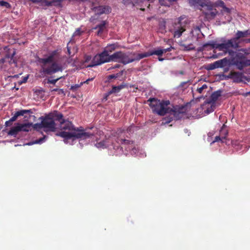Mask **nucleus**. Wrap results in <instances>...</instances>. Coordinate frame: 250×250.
Returning <instances> with one entry per match:
<instances>
[{
    "label": "nucleus",
    "instance_id": "f257e3e1",
    "mask_svg": "<svg viewBox=\"0 0 250 250\" xmlns=\"http://www.w3.org/2000/svg\"><path fill=\"white\" fill-rule=\"evenodd\" d=\"M150 102L149 106L153 111L160 116H164L167 113L168 116L165 117L164 123L168 124L173 120H179L184 118L187 112V107L184 105H172V107L168 106L170 102L168 100L160 101L155 98H150L148 100Z\"/></svg>",
    "mask_w": 250,
    "mask_h": 250
},
{
    "label": "nucleus",
    "instance_id": "f03ea898",
    "mask_svg": "<svg viewBox=\"0 0 250 250\" xmlns=\"http://www.w3.org/2000/svg\"><path fill=\"white\" fill-rule=\"evenodd\" d=\"M250 35V31L248 30L244 31L238 30L236 33L235 37L231 39L220 44L215 43L213 41L205 43L198 51H202L208 46H210V50L211 49H218L220 51L224 50L225 52H227V50L230 48L237 49L239 47V44L243 41L242 38L247 37Z\"/></svg>",
    "mask_w": 250,
    "mask_h": 250
},
{
    "label": "nucleus",
    "instance_id": "7ed1b4c3",
    "mask_svg": "<svg viewBox=\"0 0 250 250\" xmlns=\"http://www.w3.org/2000/svg\"><path fill=\"white\" fill-rule=\"evenodd\" d=\"M62 131L56 134V135L64 138V141L70 139L73 140L76 139H86L91 137L92 133L85 132L83 127H75L72 123L69 121L64 120L62 124H60Z\"/></svg>",
    "mask_w": 250,
    "mask_h": 250
},
{
    "label": "nucleus",
    "instance_id": "20e7f679",
    "mask_svg": "<svg viewBox=\"0 0 250 250\" xmlns=\"http://www.w3.org/2000/svg\"><path fill=\"white\" fill-rule=\"evenodd\" d=\"M58 56V50H55L51 52L46 58H39L38 62L41 65L40 73L42 75H50L62 70V65L56 62Z\"/></svg>",
    "mask_w": 250,
    "mask_h": 250
},
{
    "label": "nucleus",
    "instance_id": "39448f33",
    "mask_svg": "<svg viewBox=\"0 0 250 250\" xmlns=\"http://www.w3.org/2000/svg\"><path fill=\"white\" fill-rule=\"evenodd\" d=\"M111 57L114 59V62H118L124 64H127L136 61L146 58V53L136 54L135 52H124L117 51L112 54Z\"/></svg>",
    "mask_w": 250,
    "mask_h": 250
},
{
    "label": "nucleus",
    "instance_id": "423d86ee",
    "mask_svg": "<svg viewBox=\"0 0 250 250\" xmlns=\"http://www.w3.org/2000/svg\"><path fill=\"white\" fill-rule=\"evenodd\" d=\"M111 55H109L104 50L100 54L96 55L92 59L91 63L87 66V67H92L102 63L114 61Z\"/></svg>",
    "mask_w": 250,
    "mask_h": 250
},
{
    "label": "nucleus",
    "instance_id": "0eeeda50",
    "mask_svg": "<svg viewBox=\"0 0 250 250\" xmlns=\"http://www.w3.org/2000/svg\"><path fill=\"white\" fill-rule=\"evenodd\" d=\"M117 137L115 138L113 135H105L104 139L95 144V146L98 148H113L118 149L120 146L116 145Z\"/></svg>",
    "mask_w": 250,
    "mask_h": 250
},
{
    "label": "nucleus",
    "instance_id": "6e6552de",
    "mask_svg": "<svg viewBox=\"0 0 250 250\" xmlns=\"http://www.w3.org/2000/svg\"><path fill=\"white\" fill-rule=\"evenodd\" d=\"M51 115L48 114L44 116H41L40 119L42 122L43 130L46 132H54L56 129V124L53 119L51 117Z\"/></svg>",
    "mask_w": 250,
    "mask_h": 250
},
{
    "label": "nucleus",
    "instance_id": "1a4fd4ad",
    "mask_svg": "<svg viewBox=\"0 0 250 250\" xmlns=\"http://www.w3.org/2000/svg\"><path fill=\"white\" fill-rule=\"evenodd\" d=\"M32 123H18L16 126L11 128L7 134L8 135L16 137L17 135L21 131L28 132L31 130Z\"/></svg>",
    "mask_w": 250,
    "mask_h": 250
},
{
    "label": "nucleus",
    "instance_id": "9d476101",
    "mask_svg": "<svg viewBox=\"0 0 250 250\" xmlns=\"http://www.w3.org/2000/svg\"><path fill=\"white\" fill-rule=\"evenodd\" d=\"M232 63L239 70L243 69L244 67L250 65V60L247 59L245 55L238 53L232 60Z\"/></svg>",
    "mask_w": 250,
    "mask_h": 250
},
{
    "label": "nucleus",
    "instance_id": "9b49d317",
    "mask_svg": "<svg viewBox=\"0 0 250 250\" xmlns=\"http://www.w3.org/2000/svg\"><path fill=\"white\" fill-rule=\"evenodd\" d=\"M4 50L6 52L4 58L0 60V64L8 62L10 65H13L14 66H17V61L14 58L16 54V51L14 49L8 48L7 46L4 47Z\"/></svg>",
    "mask_w": 250,
    "mask_h": 250
},
{
    "label": "nucleus",
    "instance_id": "f8f14e48",
    "mask_svg": "<svg viewBox=\"0 0 250 250\" xmlns=\"http://www.w3.org/2000/svg\"><path fill=\"white\" fill-rule=\"evenodd\" d=\"M33 113V112L32 111V109H21L19 110L16 112L14 115L8 121L5 122V125L6 126H11L12 125L13 122L16 121L18 117L20 116H24V118L28 119L29 118L30 116L28 117L26 115H25V114H27L30 115Z\"/></svg>",
    "mask_w": 250,
    "mask_h": 250
},
{
    "label": "nucleus",
    "instance_id": "ddd939ff",
    "mask_svg": "<svg viewBox=\"0 0 250 250\" xmlns=\"http://www.w3.org/2000/svg\"><path fill=\"white\" fill-rule=\"evenodd\" d=\"M116 143L117 144V146H119L120 147V145L124 146L127 151H133L135 153L136 151L134 142L132 141L120 138L118 136L117 137Z\"/></svg>",
    "mask_w": 250,
    "mask_h": 250
},
{
    "label": "nucleus",
    "instance_id": "4468645a",
    "mask_svg": "<svg viewBox=\"0 0 250 250\" xmlns=\"http://www.w3.org/2000/svg\"><path fill=\"white\" fill-rule=\"evenodd\" d=\"M228 77L233 80L235 83H240L243 81V79H245L248 82L250 81V78H248L246 76H243V74L239 72H232L231 71Z\"/></svg>",
    "mask_w": 250,
    "mask_h": 250
},
{
    "label": "nucleus",
    "instance_id": "2eb2a0df",
    "mask_svg": "<svg viewBox=\"0 0 250 250\" xmlns=\"http://www.w3.org/2000/svg\"><path fill=\"white\" fill-rule=\"evenodd\" d=\"M222 91L220 90H217L216 91L212 93L210 97V103H213L211 105L210 108H208L206 110V112L207 113H209L211 112H212L215 108V105H213L214 103L217 100L218 98L221 96Z\"/></svg>",
    "mask_w": 250,
    "mask_h": 250
},
{
    "label": "nucleus",
    "instance_id": "dca6fc26",
    "mask_svg": "<svg viewBox=\"0 0 250 250\" xmlns=\"http://www.w3.org/2000/svg\"><path fill=\"white\" fill-rule=\"evenodd\" d=\"M185 28L180 21L175 23L174 25V37L179 38L182 33L185 31Z\"/></svg>",
    "mask_w": 250,
    "mask_h": 250
},
{
    "label": "nucleus",
    "instance_id": "f3484780",
    "mask_svg": "<svg viewBox=\"0 0 250 250\" xmlns=\"http://www.w3.org/2000/svg\"><path fill=\"white\" fill-rule=\"evenodd\" d=\"M173 48L171 46H170L169 47L166 48V49L158 48L157 49L153 50V51L145 52L146 57L152 56L153 55H158V56H161L163 55V54L167 52L170 51L172 50V49H173Z\"/></svg>",
    "mask_w": 250,
    "mask_h": 250
},
{
    "label": "nucleus",
    "instance_id": "a211bd4d",
    "mask_svg": "<svg viewBox=\"0 0 250 250\" xmlns=\"http://www.w3.org/2000/svg\"><path fill=\"white\" fill-rule=\"evenodd\" d=\"M202 10L203 13L205 16V18L208 21L214 19L218 13L216 9H212L208 11H205L204 10Z\"/></svg>",
    "mask_w": 250,
    "mask_h": 250
},
{
    "label": "nucleus",
    "instance_id": "6ab92c4d",
    "mask_svg": "<svg viewBox=\"0 0 250 250\" xmlns=\"http://www.w3.org/2000/svg\"><path fill=\"white\" fill-rule=\"evenodd\" d=\"M49 115H51V118L53 119L54 122L55 121H58L60 124H62L63 122V121L65 120L63 118V116L62 113L57 111H54L53 112L50 113L48 114Z\"/></svg>",
    "mask_w": 250,
    "mask_h": 250
},
{
    "label": "nucleus",
    "instance_id": "aec40b11",
    "mask_svg": "<svg viewBox=\"0 0 250 250\" xmlns=\"http://www.w3.org/2000/svg\"><path fill=\"white\" fill-rule=\"evenodd\" d=\"M42 4L47 6H50L52 5L59 6L60 5L62 0H52L49 1L47 0H41V1Z\"/></svg>",
    "mask_w": 250,
    "mask_h": 250
},
{
    "label": "nucleus",
    "instance_id": "412c9836",
    "mask_svg": "<svg viewBox=\"0 0 250 250\" xmlns=\"http://www.w3.org/2000/svg\"><path fill=\"white\" fill-rule=\"evenodd\" d=\"M110 8L108 6H100L94 8V11L98 15L108 13L110 12Z\"/></svg>",
    "mask_w": 250,
    "mask_h": 250
},
{
    "label": "nucleus",
    "instance_id": "4be33fe9",
    "mask_svg": "<svg viewBox=\"0 0 250 250\" xmlns=\"http://www.w3.org/2000/svg\"><path fill=\"white\" fill-rule=\"evenodd\" d=\"M126 86V84L125 83H122L118 86L113 85L112 87V89L108 91V94H112L118 93L120 92V91L125 88Z\"/></svg>",
    "mask_w": 250,
    "mask_h": 250
},
{
    "label": "nucleus",
    "instance_id": "5701e85b",
    "mask_svg": "<svg viewBox=\"0 0 250 250\" xmlns=\"http://www.w3.org/2000/svg\"><path fill=\"white\" fill-rule=\"evenodd\" d=\"M106 21H103L100 24H98L95 28V29H98L97 34L101 35L105 28Z\"/></svg>",
    "mask_w": 250,
    "mask_h": 250
},
{
    "label": "nucleus",
    "instance_id": "b1692460",
    "mask_svg": "<svg viewBox=\"0 0 250 250\" xmlns=\"http://www.w3.org/2000/svg\"><path fill=\"white\" fill-rule=\"evenodd\" d=\"M228 63V60L227 58L217 61L215 62V64L217 68H222L225 67Z\"/></svg>",
    "mask_w": 250,
    "mask_h": 250
},
{
    "label": "nucleus",
    "instance_id": "393cba45",
    "mask_svg": "<svg viewBox=\"0 0 250 250\" xmlns=\"http://www.w3.org/2000/svg\"><path fill=\"white\" fill-rule=\"evenodd\" d=\"M118 47V45L117 44L113 43L107 45L104 50L108 53V52H112Z\"/></svg>",
    "mask_w": 250,
    "mask_h": 250
},
{
    "label": "nucleus",
    "instance_id": "a878e982",
    "mask_svg": "<svg viewBox=\"0 0 250 250\" xmlns=\"http://www.w3.org/2000/svg\"><path fill=\"white\" fill-rule=\"evenodd\" d=\"M177 0H159V3L161 5L169 7L173 2Z\"/></svg>",
    "mask_w": 250,
    "mask_h": 250
},
{
    "label": "nucleus",
    "instance_id": "bb28decb",
    "mask_svg": "<svg viewBox=\"0 0 250 250\" xmlns=\"http://www.w3.org/2000/svg\"><path fill=\"white\" fill-rule=\"evenodd\" d=\"M190 83H191L190 80L186 82H183L180 84L178 88L181 89L182 90H184L185 89H187L189 86Z\"/></svg>",
    "mask_w": 250,
    "mask_h": 250
},
{
    "label": "nucleus",
    "instance_id": "cd10ccee",
    "mask_svg": "<svg viewBox=\"0 0 250 250\" xmlns=\"http://www.w3.org/2000/svg\"><path fill=\"white\" fill-rule=\"evenodd\" d=\"M203 10L205 11H210V10L214 9L213 5L210 2H207L205 5H202Z\"/></svg>",
    "mask_w": 250,
    "mask_h": 250
},
{
    "label": "nucleus",
    "instance_id": "c85d7f7f",
    "mask_svg": "<svg viewBox=\"0 0 250 250\" xmlns=\"http://www.w3.org/2000/svg\"><path fill=\"white\" fill-rule=\"evenodd\" d=\"M181 46L184 47V50L185 51H190L195 49V47L192 43L188 44H183Z\"/></svg>",
    "mask_w": 250,
    "mask_h": 250
},
{
    "label": "nucleus",
    "instance_id": "c756f323",
    "mask_svg": "<svg viewBox=\"0 0 250 250\" xmlns=\"http://www.w3.org/2000/svg\"><path fill=\"white\" fill-rule=\"evenodd\" d=\"M216 5L218 6L222 7L227 12H229V9L227 8L224 1L222 0H219L216 2Z\"/></svg>",
    "mask_w": 250,
    "mask_h": 250
},
{
    "label": "nucleus",
    "instance_id": "7c9ffc66",
    "mask_svg": "<svg viewBox=\"0 0 250 250\" xmlns=\"http://www.w3.org/2000/svg\"><path fill=\"white\" fill-rule=\"evenodd\" d=\"M31 127H32L34 129L37 131H39L40 129L43 128L42 121L41 123H36L35 124L32 123Z\"/></svg>",
    "mask_w": 250,
    "mask_h": 250
},
{
    "label": "nucleus",
    "instance_id": "2f4dec72",
    "mask_svg": "<svg viewBox=\"0 0 250 250\" xmlns=\"http://www.w3.org/2000/svg\"><path fill=\"white\" fill-rule=\"evenodd\" d=\"M124 4L126 5L131 4L133 6H135L137 3L136 2H134L133 0H123Z\"/></svg>",
    "mask_w": 250,
    "mask_h": 250
},
{
    "label": "nucleus",
    "instance_id": "473e14b6",
    "mask_svg": "<svg viewBox=\"0 0 250 250\" xmlns=\"http://www.w3.org/2000/svg\"><path fill=\"white\" fill-rule=\"evenodd\" d=\"M208 86L206 84H204L201 87L197 88V91L199 93H202L204 89H207Z\"/></svg>",
    "mask_w": 250,
    "mask_h": 250
},
{
    "label": "nucleus",
    "instance_id": "72a5a7b5",
    "mask_svg": "<svg viewBox=\"0 0 250 250\" xmlns=\"http://www.w3.org/2000/svg\"><path fill=\"white\" fill-rule=\"evenodd\" d=\"M0 5L5 6L8 8H10L11 7L10 4L8 2L3 0L0 1Z\"/></svg>",
    "mask_w": 250,
    "mask_h": 250
},
{
    "label": "nucleus",
    "instance_id": "f704fd0d",
    "mask_svg": "<svg viewBox=\"0 0 250 250\" xmlns=\"http://www.w3.org/2000/svg\"><path fill=\"white\" fill-rule=\"evenodd\" d=\"M62 77H60V78H58L56 79H53V80H50V79H48L47 80V83H51V84H55L56 82L59 80Z\"/></svg>",
    "mask_w": 250,
    "mask_h": 250
},
{
    "label": "nucleus",
    "instance_id": "c9c22d12",
    "mask_svg": "<svg viewBox=\"0 0 250 250\" xmlns=\"http://www.w3.org/2000/svg\"><path fill=\"white\" fill-rule=\"evenodd\" d=\"M226 136L221 137L220 136H217L215 137V139L213 142H218L220 140L222 142H223V140L226 139Z\"/></svg>",
    "mask_w": 250,
    "mask_h": 250
},
{
    "label": "nucleus",
    "instance_id": "e433bc0d",
    "mask_svg": "<svg viewBox=\"0 0 250 250\" xmlns=\"http://www.w3.org/2000/svg\"><path fill=\"white\" fill-rule=\"evenodd\" d=\"M215 68H217V67L216 64H215V62L213 63H211L209 65L208 69V70H213Z\"/></svg>",
    "mask_w": 250,
    "mask_h": 250
},
{
    "label": "nucleus",
    "instance_id": "4c0bfd02",
    "mask_svg": "<svg viewBox=\"0 0 250 250\" xmlns=\"http://www.w3.org/2000/svg\"><path fill=\"white\" fill-rule=\"evenodd\" d=\"M118 76V74H112L107 76V79L108 81L111 80L112 79H115Z\"/></svg>",
    "mask_w": 250,
    "mask_h": 250
},
{
    "label": "nucleus",
    "instance_id": "58836bf2",
    "mask_svg": "<svg viewBox=\"0 0 250 250\" xmlns=\"http://www.w3.org/2000/svg\"><path fill=\"white\" fill-rule=\"evenodd\" d=\"M82 85L81 84L80 85L79 84H75L74 85H72L71 86L70 89L75 91L79 87H80Z\"/></svg>",
    "mask_w": 250,
    "mask_h": 250
},
{
    "label": "nucleus",
    "instance_id": "ea45409f",
    "mask_svg": "<svg viewBox=\"0 0 250 250\" xmlns=\"http://www.w3.org/2000/svg\"><path fill=\"white\" fill-rule=\"evenodd\" d=\"M94 78L88 79L86 80V81H84L83 82L81 83V85H83V83L88 84L89 83V82L93 81L94 80Z\"/></svg>",
    "mask_w": 250,
    "mask_h": 250
},
{
    "label": "nucleus",
    "instance_id": "a19ab883",
    "mask_svg": "<svg viewBox=\"0 0 250 250\" xmlns=\"http://www.w3.org/2000/svg\"><path fill=\"white\" fill-rule=\"evenodd\" d=\"M91 59V57L90 55H85V62H88Z\"/></svg>",
    "mask_w": 250,
    "mask_h": 250
},
{
    "label": "nucleus",
    "instance_id": "79ce46f5",
    "mask_svg": "<svg viewBox=\"0 0 250 250\" xmlns=\"http://www.w3.org/2000/svg\"><path fill=\"white\" fill-rule=\"evenodd\" d=\"M198 0H189V2L192 5H194L198 3Z\"/></svg>",
    "mask_w": 250,
    "mask_h": 250
},
{
    "label": "nucleus",
    "instance_id": "37998d69",
    "mask_svg": "<svg viewBox=\"0 0 250 250\" xmlns=\"http://www.w3.org/2000/svg\"><path fill=\"white\" fill-rule=\"evenodd\" d=\"M111 94H108V92H107L104 94V100L106 101L108 99V97Z\"/></svg>",
    "mask_w": 250,
    "mask_h": 250
},
{
    "label": "nucleus",
    "instance_id": "c03bdc74",
    "mask_svg": "<svg viewBox=\"0 0 250 250\" xmlns=\"http://www.w3.org/2000/svg\"><path fill=\"white\" fill-rule=\"evenodd\" d=\"M59 91V94L63 93V91L62 89H59L58 88H55L52 90V91Z\"/></svg>",
    "mask_w": 250,
    "mask_h": 250
},
{
    "label": "nucleus",
    "instance_id": "a18cd8bd",
    "mask_svg": "<svg viewBox=\"0 0 250 250\" xmlns=\"http://www.w3.org/2000/svg\"><path fill=\"white\" fill-rule=\"evenodd\" d=\"M74 34L75 35L77 36V35H80L81 34V31L80 30V29H77L75 32L74 33Z\"/></svg>",
    "mask_w": 250,
    "mask_h": 250
},
{
    "label": "nucleus",
    "instance_id": "49530a36",
    "mask_svg": "<svg viewBox=\"0 0 250 250\" xmlns=\"http://www.w3.org/2000/svg\"><path fill=\"white\" fill-rule=\"evenodd\" d=\"M43 140V138H41L39 140H37L35 143H40V142H42Z\"/></svg>",
    "mask_w": 250,
    "mask_h": 250
},
{
    "label": "nucleus",
    "instance_id": "de8ad7c7",
    "mask_svg": "<svg viewBox=\"0 0 250 250\" xmlns=\"http://www.w3.org/2000/svg\"><path fill=\"white\" fill-rule=\"evenodd\" d=\"M67 52H68V54L69 55H70V54H71L70 49L69 47H67Z\"/></svg>",
    "mask_w": 250,
    "mask_h": 250
},
{
    "label": "nucleus",
    "instance_id": "09e8293b",
    "mask_svg": "<svg viewBox=\"0 0 250 250\" xmlns=\"http://www.w3.org/2000/svg\"><path fill=\"white\" fill-rule=\"evenodd\" d=\"M158 60L159 61H163L164 60V59L162 58L159 57Z\"/></svg>",
    "mask_w": 250,
    "mask_h": 250
},
{
    "label": "nucleus",
    "instance_id": "8fccbe9b",
    "mask_svg": "<svg viewBox=\"0 0 250 250\" xmlns=\"http://www.w3.org/2000/svg\"><path fill=\"white\" fill-rule=\"evenodd\" d=\"M27 77L24 78L23 80V82H24V83L26 82V81H27Z\"/></svg>",
    "mask_w": 250,
    "mask_h": 250
},
{
    "label": "nucleus",
    "instance_id": "3c124183",
    "mask_svg": "<svg viewBox=\"0 0 250 250\" xmlns=\"http://www.w3.org/2000/svg\"><path fill=\"white\" fill-rule=\"evenodd\" d=\"M246 96H248V95H250V91L248 92H247L246 93Z\"/></svg>",
    "mask_w": 250,
    "mask_h": 250
},
{
    "label": "nucleus",
    "instance_id": "603ef678",
    "mask_svg": "<svg viewBox=\"0 0 250 250\" xmlns=\"http://www.w3.org/2000/svg\"><path fill=\"white\" fill-rule=\"evenodd\" d=\"M30 0L32 1V2H34V3L38 1L37 0Z\"/></svg>",
    "mask_w": 250,
    "mask_h": 250
},
{
    "label": "nucleus",
    "instance_id": "864d4df0",
    "mask_svg": "<svg viewBox=\"0 0 250 250\" xmlns=\"http://www.w3.org/2000/svg\"><path fill=\"white\" fill-rule=\"evenodd\" d=\"M130 128L128 127V129H127V131H130Z\"/></svg>",
    "mask_w": 250,
    "mask_h": 250
},
{
    "label": "nucleus",
    "instance_id": "5fc2aeb1",
    "mask_svg": "<svg viewBox=\"0 0 250 250\" xmlns=\"http://www.w3.org/2000/svg\"><path fill=\"white\" fill-rule=\"evenodd\" d=\"M141 10H143V11H144V10H145V9L141 8Z\"/></svg>",
    "mask_w": 250,
    "mask_h": 250
}]
</instances>
